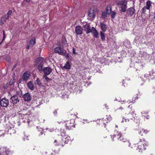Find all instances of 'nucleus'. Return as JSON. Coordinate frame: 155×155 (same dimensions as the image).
<instances>
[{
    "label": "nucleus",
    "mask_w": 155,
    "mask_h": 155,
    "mask_svg": "<svg viewBox=\"0 0 155 155\" xmlns=\"http://www.w3.org/2000/svg\"><path fill=\"white\" fill-rule=\"evenodd\" d=\"M141 113L143 116H144V114H147V112L144 111H143L141 112Z\"/></svg>",
    "instance_id": "nucleus-44"
},
{
    "label": "nucleus",
    "mask_w": 155,
    "mask_h": 155,
    "mask_svg": "<svg viewBox=\"0 0 155 155\" xmlns=\"http://www.w3.org/2000/svg\"><path fill=\"white\" fill-rule=\"evenodd\" d=\"M60 134H61V136H65V134H66V132L64 130L61 129L60 130Z\"/></svg>",
    "instance_id": "nucleus-29"
},
{
    "label": "nucleus",
    "mask_w": 155,
    "mask_h": 155,
    "mask_svg": "<svg viewBox=\"0 0 155 155\" xmlns=\"http://www.w3.org/2000/svg\"><path fill=\"white\" fill-rule=\"evenodd\" d=\"M44 78L45 80H46L45 81L46 82H48L50 81L51 80V79L48 78L46 76H44Z\"/></svg>",
    "instance_id": "nucleus-38"
},
{
    "label": "nucleus",
    "mask_w": 155,
    "mask_h": 155,
    "mask_svg": "<svg viewBox=\"0 0 155 155\" xmlns=\"http://www.w3.org/2000/svg\"><path fill=\"white\" fill-rule=\"evenodd\" d=\"M11 99L12 100L13 103L14 104H16L19 101L18 97L16 95L13 96L11 97Z\"/></svg>",
    "instance_id": "nucleus-13"
},
{
    "label": "nucleus",
    "mask_w": 155,
    "mask_h": 155,
    "mask_svg": "<svg viewBox=\"0 0 155 155\" xmlns=\"http://www.w3.org/2000/svg\"><path fill=\"white\" fill-rule=\"evenodd\" d=\"M100 27L101 29L103 31L105 32L106 31L107 29V26L104 22H101L100 23Z\"/></svg>",
    "instance_id": "nucleus-16"
},
{
    "label": "nucleus",
    "mask_w": 155,
    "mask_h": 155,
    "mask_svg": "<svg viewBox=\"0 0 155 155\" xmlns=\"http://www.w3.org/2000/svg\"><path fill=\"white\" fill-rule=\"evenodd\" d=\"M101 36V39L103 40H105V37L104 35V34L103 33L102 31L100 32Z\"/></svg>",
    "instance_id": "nucleus-33"
},
{
    "label": "nucleus",
    "mask_w": 155,
    "mask_h": 155,
    "mask_svg": "<svg viewBox=\"0 0 155 155\" xmlns=\"http://www.w3.org/2000/svg\"><path fill=\"white\" fill-rule=\"evenodd\" d=\"M9 104L8 99L4 98L0 100V105L2 107H7Z\"/></svg>",
    "instance_id": "nucleus-6"
},
{
    "label": "nucleus",
    "mask_w": 155,
    "mask_h": 155,
    "mask_svg": "<svg viewBox=\"0 0 155 155\" xmlns=\"http://www.w3.org/2000/svg\"><path fill=\"white\" fill-rule=\"evenodd\" d=\"M16 65H15L14 66V68H15V67H16Z\"/></svg>",
    "instance_id": "nucleus-57"
},
{
    "label": "nucleus",
    "mask_w": 155,
    "mask_h": 155,
    "mask_svg": "<svg viewBox=\"0 0 155 155\" xmlns=\"http://www.w3.org/2000/svg\"><path fill=\"white\" fill-rule=\"evenodd\" d=\"M151 6V2L150 1H148L146 2V5L145 7L146 9L150 10Z\"/></svg>",
    "instance_id": "nucleus-22"
},
{
    "label": "nucleus",
    "mask_w": 155,
    "mask_h": 155,
    "mask_svg": "<svg viewBox=\"0 0 155 155\" xmlns=\"http://www.w3.org/2000/svg\"><path fill=\"white\" fill-rule=\"evenodd\" d=\"M108 120H110V119H108Z\"/></svg>",
    "instance_id": "nucleus-61"
},
{
    "label": "nucleus",
    "mask_w": 155,
    "mask_h": 155,
    "mask_svg": "<svg viewBox=\"0 0 155 155\" xmlns=\"http://www.w3.org/2000/svg\"><path fill=\"white\" fill-rule=\"evenodd\" d=\"M27 49H29V46H28L27 47Z\"/></svg>",
    "instance_id": "nucleus-54"
},
{
    "label": "nucleus",
    "mask_w": 155,
    "mask_h": 155,
    "mask_svg": "<svg viewBox=\"0 0 155 155\" xmlns=\"http://www.w3.org/2000/svg\"><path fill=\"white\" fill-rule=\"evenodd\" d=\"M54 144L56 146H59L63 147L64 146L63 143L62 141L59 142L57 140H55L54 142Z\"/></svg>",
    "instance_id": "nucleus-19"
},
{
    "label": "nucleus",
    "mask_w": 155,
    "mask_h": 155,
    "mask_svg": "<svg viewBox=\"0 0 155 155\" xmlns=\"http://www.w3.org/2000/svg\"><path fill=\"white\" fill-rule=\"evenodd\" d=\"M35 43V39H34L31 40L29 42V44L31 45H33Z\"/></svg>",
    "instance_id": "nucleus-28"
},
{
    "label": "nucleus",
    "mask_w": 155,
    "mask_h": 155,
    "mask_svg": "<svg viewBox=\"0 0 155 155\" xmlns=\"http://www.w3.org/2000/svg\"><path fill=\"white\" fill-rule=\"evenodd\" d=\"M91 32L93 33L94 37L97 38L98 37V33L94 27H92Z\"/></svg>",
    "instance_id": "nucleus-17"
},
{
    "label": "nucleus",
    "mask_w": 155,
    "mask_h": 155,
    "mask_svg": "<svg viewBox=\"0 0 155 155\" xmlns=\"http://www.w3.org/2000/svg\"><path fill=\"white\" fill-rule=\"evenodd\" d=\"M74 123V119H71L64 122L66 128L69 130H72L75 127V124Z\"/></svg>",
    "instance_id": "nucleus-3"
},
{
    "label": "nucleus",
    "mask_w": 155,
    "mask_h": 155,
    "mask_svg": "<svg viewBox=\"0 0 155 155\" xmlns=\"http://www.w3.org/2000/svg\"><path fill=\"white\" fill-rule=\"evenodd\" d=\"M75 31L77 35H81L83 34V29L80 26H77L75 28Z\"/></svg>",
    "instance_id": "nucleus-8"
},
{
    "label": "nucleus",
    "mask_w": 155,
    "mask_h": 155,
    "mask_svg": "<svg viewBox=\"0 0 155 155\" xmlns=\"http://www.w3.org/2000/svg\"><path fill=\"white\" fill-rule=\"evenodd\" d=\"M21 116H25V115H24V114H21Z\"/></svg>",
    "instance_id": "nucleus-55"
},
{
    "label": "nucleus",
    "mask_w": 155,
    "mask_h": 155,
    "mask_svg": "<svg viewBox=\"0 0 155 155\" xmlns=\"http://www.w3.org/2000/svg\"><path fill=\"white\" fill-rule=\"evenodd\" d=\"M6 19H5V17L4 16V17H2L0 21V24L2 25L3 24L4 22L5 21V20Z\"/></svg>",
    "instance_id": "nucleus-26"
},
{
    "label": "nucleus",
    "mask_w": 155,
    "mask_h": 155,
    "mask_svg": "<svg viewBox=\"0 0 155 155\" xmlns=\"http://www.w3.org/2000/svg\"><path fill=\"white\" fill-rule=\"evenodd\" d=\"M71 67V64L70 63L67 62L64 66V68H70Z\"/></svg>",
    "instance_id": "nucleus-34"
},
{
    "label": "nucleus",
    "mask_w": 155,
    "mask_h": 155,
    "mask_svg": "<svg viewBox=\"0 0 155 155\" xmlns=\"http://www.w3.org/2000/svg\"><path fill=\"white\" fill-rule=\"evenodd\" d=\"M142 79L144 81H145L146 79L150 78V75H148V74H146L142 75Z\"/></svg>",
    "instance_id": "nucleus-23"
},
{
    "label": "nucleus",
    "mask_w": 155,
    "mask_h": 155,
    "mask_svg": "<svg viewBox=\"0 0 155 155\" xmlns=\"http://www.w3.org/2000/svg\"><path fill=\"white\" fill-rule=\"evenodd\" d=\"M5 31H3V40H4L5 39Z\"/></svg>",
    "instance_id": "nucleus-46"
},
{
    "label": "nucleus",
    "mask_w": 155,
    "mask_h": 155,
    "mask_svg": "<svg viewBox=\"0 0 155 155\" xmlns=\"http://www.w3.org/2000/svg\"><path fill=\"white\" fill-rule=\"evenodd\" d=\"M107 13L105 11L102 12V17L103 18H105L107 17Z\"/></svg>",
    "instance_id": "nucleus-30"
},
{
    "label": "nucleus",
    "mask_w": 155,
    "mask_h": 155,
    "mask_svg": "<svg viewBox=\"0 0 155 155\" xmlns=\"http://www.w3.org/2000/svg\"><path fill=\"white\" fill-rule=\"evenodd\" d=\"M65 52V51L64 53L63 54H62L64 55L65 57H66L67 58H68L69 57L68 54L66 53Z\"/></svg>",
    "instance_id": "nucleus-41"
},
{
    "label": "nucleus",
    "mask_w": 155,
    "mask_h": 155,
    "mask_svg": "<svg viewBox=\"0 0 155 155\" xmlns=\"http://www.w3.org/2000/svg\"><path fill=\"white\" fill-rule=\"evenodd\" d=\"M115 126L116 127H117V125H116Z\"/></svg>",
    "instance_id": "nucleus-58"
},
{
    "label": "nucleus",
    "mask_w": 155,
    "mask_h": 155,
    "mask_svg": "<svg viewBox=\"0 0 155 155\" xmlns=\"http://www.w3.org/2000/svg\"><path fill=\"white\" fill-rule=\"evenodd\" d=\"M146 7H144L143 8H142V12H143V13H144L145 12H146Z\"/></svg>",
    "instance_id": "nucleus-42"
},
{
    "label": "nucleus",
    "mask_w": 155,
    "mask_h": 155,
    "mask_svg": "<svg viewBox=\"0 0 155 155\" xmlns=\"http://www.w3.org/2000/svg\"><path fill=\"white\" fill-rule=\"evenodd\" d=\"M154 18L155 19V16H154Z\"/></svg>",
    "instance_id": "nucleus-60"
},
{
    "label": "nucleus",
    "mask_w": 155,
    "mask_h": 155,
    "mask_svg": "<svg viewBox=\"0 0 155 155\" xmlns=\"http://www.w3.org/2000/svg\"><path fill=\"white\" fill-rule=\"evenodd\" d=\"M120 102L121 103V104H123V103H132V101H127L126 102L125 101H120Z\"/></svg>",
    "instance_id": "nucleus-40"
},
{
    "label": "nucleus",
    "mask_w": 155,
    "mask_h": 155,
    "mask_svg": "<svg viewBox=\"0 0 155 155\" xmlns=\"http://www.w3.org/2000/svg\"><path fill=\"white\" fill-rule=\"evenodd\" d=\"M147 132L148 131L142 129L140 131V134L141 136H142L143 135V133H144L145 134H147Z\"/></svg>",
    "instance_id": "nucleus-35"
},
{
    "label": "nucleus",
    "mask_w": 155,
    "mask_h": 155,
    "mask_svg": "<svg viewBox=\"0 0 155 155\" xmlns=\"http://www.w3.org/2000/svg\"><path fill=\"white\" fill-rule=\"evenodd\" d=\"M111 13V18H112L114 19L115 18V16L116 15V12H111L110 13Z\"/></svg>",
    "instance_id": "nucleus-32"
},
{
    "label": "nucleus",
    "mask_w": 155,
    "mask_h": 155,
    "mask_svg": "<svg viewBox=\"0 0 155 155\" xmlns=\"http://www.w3.org/2000/svg\"><path fill=\"white\" fill-rule=\"evenodd\" d=\"M99 124L100 125H101L102 126H104V127H106V124H105V123L104 122L103 119L101 120Z\"/></svg>",
    "instance_id": "nucleus-25"
},
{
    "label": "nucleus",
    "mask_w": 155,
    "mask_h": 155,
    "mask_svg": "<svg viewBox=\"0 0 155 155\" xmlns=\"http://www.w3.org/2000/svg\"><path fill=\"white\" fill-rule=\"evenodd\" d=\"M127 8V5H125L121 6V11L123 12H124L126 11V9Z\"/></svg>",
    "instance_id": "nucleus-24"
},
{
    "label": "nucleus",
    "mask_w": 155,
    "mask_h": 155,
    "mask_svg": "<svg viewBox=\"0 0 155 155\" xmlns=\"http://www.w3.org/2000/svg\"><path fill=\"white\" fill-rule=\"evenodd\" d=\"M62 142L64 143V142L65 143H68L70 140V137L68 136H65L62 139Z\"/></svg>",
    "instance_id": "nucleus-20"
},
{
    "label": "nucleus",
    "mask_w": 155,
    "mask_h": 155,
    "mask_svg": "<svg viewBox=\"0 0 155 155\" xmlns=\"http://www.w3.org/2000/svg\"><path fill=\"white\" fill-rule=\"evenodd\" d=\"M43 71L45 74L46 76L49 74L52 71L51 68H44Z\"/></svg>",
    "instance_id": "nucleus-18"
},
{
    "label": "nucleus",
    "mask_w": 155,
    "mask_h": 155,
    "mask_svg": "<svg viewBox=\"0 0 155 155\" xmlns=\"http://www.w3.org/2000/svg\"><path fill=\"white\" fill-rule=\"evenodd\" d=\"M143 141V143L144 142L145 140L144 139H141L140 142L138 143V145L136 149L137 150H139V152L142 151V150H145L146 149L145 147L144 144L141 143Z\"/></svg>",
    "instance_id": "nucleus-5"
},
{
    "label": "nucleus",
    "mask_w": 155,
    "mask_h": 155,
    "mask_svg": "<svg viewBox=\"0 0 155 155\" xmlns=\"http://www.w3.org/2000/svg\"><path fill=\"white\" fill-rule=\"evenodd\" d=\"M114 137L116 138L118 140L123 142H126V145L130 147V144L129 141L127 140L126 139L124 138L122 136V134L120 132H117V134H115L111 136V138L112 139V141H114Z\"/></svg>",
    "instance_id": "nucleus-2"
},
{
    "label": "nucleus",
    "mask_w": 155,
    "mask_h": 155,
    "mask_svg": "<svg viewBox=\"0 0 155 155\" xmlns=\"http://www.w3.org/2000/svg\"><path fill=\"white\" fill-rule=\"evenodd\" d=\"M95 10L93 8H91L90 10L88 17L91 19H94L95 18Z\"/></svg>",
    "instance_id": "nucleus-7"
},
{
    "label": "nucleus",
    "mask_w": 155,
    "mask_h": 155,
    "mask_svg": "<svg viewBox=\"0 0 155 155\" xmlns=\"http://www.w3.org/2000/svg\"><path fill=\"white\" fill-rule=\"evenodd\" d=\"M9 84L8 83H7L5 84H4V87L5 89H7L8 87Z\"/></svg>",
    "instance_id": "nucleus-39"
},
{
    "label": "nucleus",
    "mask_w": 155,
    "mask_h": 155,
    "mask_svg": "<svg viewBox=\"0 0 155 155\" xmlns=\"http://www.w3.org/2000/svg\"><path fill=\"white\" fill-rule=\"evenodd\" d=\"M45 61V59L43 58H37L34 62V67L38 68H50L49 67L45 66V64L44 63Z\"/></svg>",
    "instance_id": "nucleus-1"
},
{
    "label": "nucleus",
    "mask_w": 155,
    "mask_h": 155,
    "mask_svg": "<svg viewBox=\"0 0 155 155\" xmlns=\"http://www.w3.org/2000/svg\"><path fill=\"white\" fill-rule=\"evenodd\" d=\"M117 4L121 6L125 5H127V2L125 0H122L118 2L117 3Z\"/></svg>",
    "instance_id": "nucleus-21"
},
{
    "label": "nucleus",
    "mask_w": 155,
    "mask_h": 155,
    "mask_svg": "<svg viewBox=\"0 0 155 155\" xmlns=\"http://www.w3.org/2000/svg\"><path fill=\"white\" fill-rule=\"evenodd\" d=\"M55 130H56L55 129L53 128H52L50 129L49 130V131H50L51 132H52L54 131H55Z\"/></svg>",
    "instance_id": "nucleus-43"
},
{
    "label": "nucleus",
    "mask_w": 155,
    "mask_h": 155,
    "mask_svg": "<svg viewBox=\"0 0 155 155\" xmlns=\"http://www.w3.org/2000/svg\"><path fill=\"white\" fill-rule=\"evenodd\" d=\"M30 76V73L29 72L26 71L25 72L22 76V79L25 81L27 80Z\"/></svg>",
    "instance_id": "nucleus-15"
},
{
    "label": "nucleus",
    "mask_w": 155,
    "mask_h": 155,
    "mask_svg": "<svg viewBox=\"0 0 155 155\" xmlns=\"http://www.w3.org/2000/svg\"><path fill=\"white\" fill-rule=\"evenodd\" d=\"M84 28L86 33L87 34L91 32L92 28L91 29L89 25L86 24L84 26Z\"/></svg>",
    "instance_id": "nucleus-12"
},
{
    "label": "nucleus",
    "mask_w": 155,
    "mask_h": 155,
    "mask_svg": "<svg viewBox=\"0 0 155 155\" xmlns=\"http://www.w3.org/2000/svg\"><path fill=\"white\" fill-rule=\"evenodd\" d=\"M27 86L28 88L31 91H33L35 89L33 83L31 81H29L27 84Z\"/></svg>",
    "instance_id": "nucleus-14"
},
{
    "label": "nucleus",
    "mask_w": 155,
    "mask_h": 155,
    "mask_svg": "<svg viewBox=\"0 0 155 155\" xmlns=\"http://www.w3.org/2000/svg\"><path fill=\"white\" fill-rule=\"evenodd\" d=\"M57 113V111L56 110H55L54 112V114H56Z\"/></svg>",
    "instance_id": "nucleus-51"
},
{
    "label": "nucleus",
    "mask_w": 155,
    "mask_h": 155,
    "mask_svg": "<svg viewBox=\"0 0 155 155\" xmlns=\"http://www.w3.org/2000/svg\"><path fill=\"white\" fill-rule=\"evenodd\" d=\"M73 53L74 54H76L75 49L74 48L73 49Z\"/></svg>",
    "instance_id": "nucleus-47"
},
{
    "label": "nucleus",
    "mask_w": 155,
    "mask_h": 155,
    "mask_svg": "<svg viewBox=\"0 0 155 155\" xmlns=\"http://www.w3.org/2000/svg\"><path fill=\"white\" fill-rule=\"evenodd\" d=\"M15 83V80L14 79L11 80L9 82V85L10 86L13 85Z\"/></svg>",
    "instance_id": "nucleus-36"
},
{
    "label": "nucleus",
    "mask_w": 155,
    "mask_h": 155,
    "mask_svg": "<svg viewBox=\"0 0 155 155\" xmlns=\"http://www.w3.org/2000/svg\"><path fill=\"white\" fill-rule=\"evenodd\" d=\"M36 83L39 86H41V82L40 80L38 78H37L36 81Z\"/></svg>",
    "instance_id": "nucleus-37"
},
{
    "label": "nucleus",
    "mask_w": 155,
    "mask_h": 155,
    "mask_svg": "<svg viewBox=\"0 0 155 155\" xmlns=\"http://www.w3.org/2000/svg\"><path fill=\"white\" fill-rule=\"evenodd\" d=\"M12 13V11L9 10L7 14L5 16V19H8V18L10 15Z\"/></svg>",
    "instance_id": "nucleus-27"
},
{
    "label": "nucleus",
    "mask_w": 155,
    "mask_h": 155,
    "mask_svg": "<svg viewBox=\"0 0 155 155\" xmlns=\"http://www.w3.org/2000/svg\"><path fill=\"white\" fill-rule=\"evenodd\" d=\"M106 13L107 14H110L111 12V8L110 7H107L106 10Z\"/></svg>",
    "instance_id": "nucleus-31"
},
{
    "label": "nucleus",
    "mask_w": 155,
    "mask_h": 155,
    "mask_svg": "<svg viewBox=\"0 0 155 155\" xmlns=\"http://www.w3.org/2000/svg\"><path fill=\"white\" fill-rule=\"evenodd\" d=\"M41 134H42L43 133L42 132H41Z\"/></svg>",
    "instance_id": "nucleus-59"
},
{
    "label": "nucleus",
    "mask_w": 155,
    "mask_h": 155,
    "mask_svg": "<svg viewBox=\"0 0 155 155\" xmlns=\"http://www.w3.org/2000/svg\"><path fill=\"white\" fill-rule=\"evenodd\" d=\"M3 131V132H2V134H0V137L2 136H4V131Z\"/></svg>",
    "instance_id": "nucleus-49"
},
{
    "label": "nucleus",
    "mask_w": 155,
    "mask_h": 155,
    "mask_svg": "<svg viewBox=\"0 0 155 155\" xmlns=\"http://www.w3.org/2000/svg\"><path fill=\"white\" fill-rule=\"evenodd\" d=\"M6 153L7 155H12V153L10 152H6Z\"/></svg>",
    "instance_id": "nucleus-45"
},
{
    "label": "nucleus",
    "mask_w": 155,
    "mask_h": 155,
    "mask_svg": "<svg viewBox=\"0 0 155 155\" xmlns=\"http://www.w3.org/2000/svg\"><path fill=\"white\" fill-rule=\"evenodd\" d=\"M122 83H123V84L124 85V83H125V81L124 80H123Z\"/></svg>",
    "instance_id": "nucleus-52"
},
{
    "label": "nucleus",
    "mask_w": 155,
    "mask_h": 155,
    "mask_svg": "<svg viewBox=\"0 0 155 155\" xmlns=\"http://www.w3.org/2000/svg\"><path fill=\"white\" fill-rule=\"evenodd\" d=\"M6 60H7V61H9L10 60V58H9V57H8V59H6Z\"/></svg>",
    "instance_id": "nucleus-50"
},
{
    "label": "nucleus",
    "mask_w": 155,
    "mask_h": 155,
    "mask_svg": "<svg viewBox=\"0 0 155 155\" xmlns=\"http://www.w3.org/2000/svg\"><path fill=\"white\" fill-rule=\"evenodd\" d=\"M4 40H2V41H1V42L0 43V44H1L2 43V42Z\"/></svg>",
    "instance_id": "nucleus-56"
},
{
    "label": "nucleus",
    "mask_w": 155,
    "mask_h": 155,
    "mask_svg": "<svg viewBox=\"0 0 155 155\" xmlns=\"http://www.w3.org/2000/svg\"><path fill=\"white\" fill-rule=\"evenodd\" d=\"M135 9L134 7L128 8L127 10V14L128 15L132 16L135 12Z\"/></svg>",
    "instance_id": "nucleus-9"
},
{
    "label": "nucleus",
    "mask_w": 155,
    "mask_h": 155,
    "mask_svg": "<svg viewBox=\"0 0 155 155\" xmlns=\"http://www.w3.org/2000/svg\"><path fill=\"white\" fill-rule=\"evenodd\" d=\"M55 51L60 54H62L64 53L65 50L59 47H57L54 48Z\"/></svg>",
    "instance_id": "nucleus-11"
},
{
    "label": "nucleus",
    "mask_w": 155,
    "mask_h": 155,
    "mask_svg": "<svg viewBox=\"0 0 155 155\" xmlns=\"http://www.w3.org/2000/svg\"><path fill=\"white\" fill-rule=\"evenodd\" d=\"M136 116L135 114H134V112L132 111L131 113H129L127 114L125 118L123 117L122 120L121 121L122 123L124 122H127L130 121V120L133 119Z\"/></svg>",
    "instance_id": "nucleus-4"
},
{
    "label": "nucleus",
    "mask_w": 155,
    "mask_h": 155,
    "mask_svg": "<svg viewBox=\"0 0 155 155\" xmlns=\"http://www.w3.org/2000/svg\"><path fill=\"white\" fill-rule=\"evenodd\" d=\"M23 97L24 99L26 101H30L31 99V97L28 93H26L24 94L23 96Z\"/></svg>",
    "instance_id": "nucleus-10"
},
{
    "label": "nucleus",
    "mask_w": 155,
    "mask_h": 155,
    "mask_svg": "<svg viewBox=\"0 0 155 155\" xmlns=\"http://www.w3.org/2000/svg\"><path fill=\"white\" fill-rule=\"evenodd\" d=\"M27 2H30V0H25Z\"/></svg>",
    "instance_id": "nucleus-53"
},
{
    "label": "nucleus",
    "mask_w": 155,
    "mask_h": 155,
    "mask_svg": "<svg viewBox=\"0 0 155 155\" xmlns=\"http://www.w3.org/2000/svg\"><path fill=\"white\" fill-rule=\"evenodd\" d=\"M28 136H25L24 139L25 140L26 139L27 140H28Z\"/></svg>",
    "instance_id": "nucleus-48"
}]
</instances>
